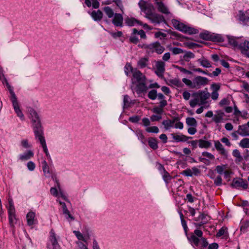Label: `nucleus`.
Returning a JSON list of instances; mask_svg holds the SVG:
<instances>
[{
	"label": "nucleus",
	"instance_id": "f257e3e1",
	"mask_svg": "<svg viewBox=\"0 0 249 249\" xmlns=\"http://www.w3.org/2000/svg\"><path fill=\"white\" fill-rule=\"evenodd\" d=\"M202 231L196 229L194 233H191L187 239L189 242L195 247H198L199 246L201 249H204L208 247V249H218V245L216 243H213L209 245L207 239L203 237Z\"/></svg>",
	"mask_w": 249,
	"mask_h": 249
},
{
	"label": "nucleus",
	"instance_id": "f03ea898",
	"mask_svg": "<svg viewBox=\"0 0 249 249\" xmlns=\"http://www.w3.org/2000/svg\"><path fill=\"white\" fill-rule=\"evenodd\" d=\"M32 127L35 134V139L38 141L43 148V151L45 153L46 156L49 160H52L51 156L49 153L46 141L44 137L43 127L40 121H34L32 122Z\"/></svg>",
	"mask_w": 249,
	"mask_h": 249
},
{
	"label": "nucleus",
	"instance_id": "7ed1b4c3",
	"mask_svg": "<svg viewBox=\"0 0 249 249\" xmlns=\"http://www.w3.org/2000/svg\"><path fill=\"white\" fill-rule=\"evenodd\" d=\"M0 81H1L3 84H5L7 88L8 89L10 94V99L12 102V105L15 110V112L17 114V116L20 118L22 120H24V116L20 110L18 101L17 96L13 91V88L9 84L6 78L5 77L3 73V70L2 67L0 66Z\"/></svg>",
	"mask_w": 249,
	"mask_h": 249
},
{
	"label": "nucleus",
	"instance_id": "20e7f679",
	"mask_svg": "<svg viewBox=\"0 0 249 249\" xmlns=\"http://www.w3.org/2000/svg\"><path fill=\"white\" fill-rule=\"evenodd\" d=\"M194 98L190 101L189 104L192 107H194L197 105H204L208 103L207 99L210 98V94L206 90H199L192 94Z\"/></svg>",
	"mask_w": 249,
	"mask_h": 249
},
{
	"label": "nucleus",
	"instance_id": "39448f33",
	"mask_svg": "<svg viewBox=\"0 0 249 249\" xmlns=\"http://www.w3.org/2000/svg\"><path fill=\"white\" fill-rule=\"evenodd\" d=\"M209 81L207 78L201 76H196L192 81L185 78L182 79V82L189 87L196 89L207 85Z\"/></svg>",
	"mask_w": 249,
	"mask_h": 249
},
{
	"label": "nucleus",
	"instance_id": "423d86ee",
	"mask_svg": "<svg viewBox=\"0 0 249 249\" xmlns=\"http://www.w3.org/2000/svg\"><path fill=\"white\" fill-rule=\"evenodd\" d=\"M138 4L141 11L145 14L146 18H148L150 15L154 13L153 12L154 9L153 5L146 2L144 0H141Z\"/></svg>",
	"mask_w": 249,
	"mask_h": 249
},
{
	"label": "nucleus",
	"instance_id": "0eeeda50",
	"mask_svg": "<svg viewBox=\"0 0 249 249\" xmlns=\"http://www.w3.org/2000/svg\"><path fill=\"white\" fill-rule=\"evenodd\" d=\"M138 4L141 11L145 14L146 18H148L150 15L154 13L153 12L154 9L153 5L146 2L144 0H141Z\"/></svg>",
	"mask_w": 249,
	"mask_h": 249
},
{
	"label": "nucleus",
	"instance_id": "6e6552de",
	"mask_svg": "<svg viewBox=\"0 0 249 249\" xmlns=\"http://www.w3.org/2000/svg\"><path fill=\"white\" fill-rule=\"evenodd\" d=\"M138 4L141 11L145 14L146 18H148L150 15L154 13L153 12L154 9L153 5L146 2L144 0H141Z\"/></svg>",
	"mask_w": 249,
	"mask_h": 249
},
{
	"label": "nucleus",
	"instance_id": "1a4fd4ad",
	"mask_svg": "<svg viewBox=\"0 0 249 249\" xmlns=\"http://www.w3.org/2000/svg\"><path fill=\"white\" fill-rule=\"evenodd\" d=\"M144 48L152 52L155 51L158 54H161L165 50L164 47L161 46L159 42H155L149 44L145 45Z\"/></svg>",
	"mask_w": 249,
	"mask_h": 249
},
{
	"label": "nucleus",
	"instance_id": "9d476101",
	"mask_svg": "<svg viewBox=\"0 0 249 249\" xmlns=\"http://www.w3.org/2000/svg\"><path fill=\"white\" fill-rule=\"evenodd\" d=\"M146 78L145 76L139 70L135 69L132 72V81L133 84H138L145 82Z\"/></svg>",
	"mask_w": 249,
	"mask_h": 249
},
{
	"label": "nucleus",
	"instance_id": "9b49d317",
	"mask_svg": "<svg viewBox=\"0 0 249 249\" xmlns=\"http://www.w3.org/2000/svg\"><path fill=\"white\" fill-rule=\"evenodd\" d=\"M149 16L147 19L155 25L160 24L162 22H165V20L162 15L154 13L153 14L150 15Z\"/></svg>",
	"mask_w": 249,
	"mask_h": 249
},
{
	"label": "nucleus",
	"instance_id": "f8f14e48",
	"mask_svg": "<svg viewBox=\"0 0 249 249\" xmlns=\"http://www.w3.org/2000/svg\"><path fill=\"white\" fill-rule=\"evenodd\" d=\"M165 63L162 61H158L156 62L155 67L156 70L155 71V73L159 77L163 76L165 71Z\"/></svg>",
	"mask_w": 249,
	"mask_h": 249
},
{
	"label": "nucleus",
	"instance_id": "ddd939ff",
	"mask_svg": "<svg viewBox=\"0 0 249 249\" xmlns=\"http://www.w3.org/2000/svg\"><path fill=\"white\" fill-rule=\"evenodd\" d=\"M238 132V134L242 136H249V121L247 124L239 125Z\"/></svg>",
	"mask_w": 249,
	"mask_h": 249
},
{
	"label": "nucleus",
	"instance_id": "4468645a",
	"mask_svg": "<svg viewBox=\"0 0 249 249\" xmlns=\"http://www.w3.org/2000/svg\"><path fill=\"white\" fill-rule=\"evenodd\" d=\"M49 241L53 247V249H60V246L58 243L57 239H56L55 233L53 230H52L50 231Z\"/></svg>",
	"mask_w": 249,
	"mask_h": 249
},
{
	"label": "nucleus",
	"instance_id": "2eb2a0df",
	"mask_svg": "<svg viewBox=\"0 0 249 249\" xmlns=\"http://www.w3.org/2000/svg\"><path fill=\"white\" fill-rule=\"evenodd\" d=\"M179 120V119L178 117H174L172 120L168 119L164 120L162 122V124L164 125V128L166 130H169L174 127V124L175 122H177Z\"/></svg>",
	"mask_w": 249,
	"mask_h": 249
},
{
	"label": "nucleus",
	"instance_id": "dca6fc26",
	"mask_svg": "<svg viewBox=\"0 0 249 249\" xmlns=\"http://www.w3.org/2000/svg\"><path fill=\"white\" fill-rule=\"evenodd\" d=\"M214 144L215 149L222 156L227 157L228 156V152L224 148L222 144L218 141H214Z\"/></svg>",
	"mask_w": 249,
	"mask_h": 249
},
{
	"label": "nucleus",
	"instance_id": "f3484780",
	"mask_svg": "<svg viewBox=\"0 0 249 249\" xmlns=\"http://www.w3.org/2000/svg\"><path fill=\"white\" fill-rule=\"evenodd\" d=\"M123 22V17L121 14L115 13L114 18L112 19V23L117 27H122Z\"/></svg>",
	"mask_w": 249,
	"mask_h": 249
},
{
	"label": "nucleus",
	"instance_id": "a211bd4d",
	"mask_svg": "<svg viewBox=\"0 0 249 249\" xmlns=\"http://www.w3.org/2000/svg\"><path fill=\"white\" fill-rule=\"evenodd\" d=\"M171 135L172 137L173 141L176 142H186L188 139L192 138L191 137H187L183 134H175L174 133H172Z\"/></svg>",
	"mask_w": 249,
	"mask_h": 249
},
{
	"label": "nucleus",
	"instance_id": "6ab92c4d",
	"mask_svg": "<svg viewBox=\"0 0 249 249\" xmlns=\"http://www.w3.org/2000/svg\"><path fill=\"white\" fill-rule=\"evenodd\" d=\"M27 224L29 226H33L37 223L36 220L35 219V213L32 211L29 212L26 215Z\"/></svg>",
	"mask_w": 249,
	"mask_h": 249
},
{
	"label": "nucleus",
	"instance_id": "aec40b11",
	"mask_svg": "<svg viewBox=\"0 0 249 249\" xmlns=\"http://www.w3.org/2000/svg\"><path fill=\"white\" fill-rule=\"evenodd\" d=\"M155 0L157 6L158 10L159 12L165 14H168L170 13L167 7L162 2L160 1L159 0Z\"/></svg>",
	"mask_w": 249,
	"mask_h": 249
},
{
	"label": "nucleus",
	"instance_id": "412c9836",
	"mask_svg": "<svg viewBox=\"0 0 249 249\" xmlns=\"http://www.w3.org/2000/svg\"><path fill=\"white\" fill-rule=\"evenodd\" d=\"M148 87L146 86V82H144L136 84V91L137 94H140L142 93L145 92L148 89Z\"/></svg>",
	"mask_w": 249,
	"mask_h": 249
},
{
	"label": "nucleus",
	"instance_id": "4be33fe9",
	"mask_svg": "<svg viewBox=\"0 0 249 249\" xmlns=\"http://www.w3.org/2000/svg\"><path fill=\"white\" fill-rule=\"evenodd\" d=\"M242 53L249 57V41H245L240 44Z\"/></svg>",
	"mask_w": 249,
	"mask_h": 249
},
{
	"label": "nucleus",
	"instance_id": "5701e85b",
	"mask_svg": "<svg viewBox=\"0 0 249 249\" xmlns=\"http://www.w3.org/2000/svg\"><path fill=\"white\" fill-rule=\"evenodd\" d=\"M29 112L31 122H34V121H37L41 120L39 114L34 108H30L29 109Z\"/></svg>",
	"mask_w": 249,
	"mask_h": 249
},
{
	"label": "nucleus",
	"instance_id": "b1692460",
	"mask_svg": "<svg viewBox=\"0 0 249 249\" xmlns=\"http://www.w3.org/2000/svg\"><path fill=\"white\" fill-rule=\"evenodd\" d=\"M125 23L129 26H133L136 24L142 25V22L134 18H127L125 19Z\"/></svg>",
	"mask_w": 249,
	"mask_h": 249
},
{
	"label": "nucleus",
	"instance_id": "393cba45",
	"mask_svg": "<svg viewBox=\"0 0 249 249\" xmlns=\"http://www.w3.org/2000/svg\"><path fill=\"white\" fill-rule=\"evenodd\" d=\"M90 16L92 17V18L94 19V20L98 21H100L102 18H103V13L102 12L98 10L97 11H93L90 13Z\"/></svg>",
	"mask_w": 249,
	"mask_h": 249
},
{
	"label": "nucleus",
	"instance_id": "a878e982",
	"mask_svg": "<svg viewBox=\"0 0 249 249\" xmlns=\"http://www.w3.org/2000/svg\"><path fill=\"white\" fill-rule=\"evenodd\" d=\"M34 155L33 152L30 150L22 154H20L19 158L22 161L27 160L33 157Z\"/></svg>",
	"mask_w": 249,
	"mask_h": 249
},
{
	"label": "nucleus",
	"instance_id": "bb28decb",
	"mask_svg": "<svg viewBox=\"0 0 249 249\" xmlns=\"http://www.w3.org/2000/svg\"><path fill=\"white\" fill-rule=\"evenodd\" d=\"M182 32L185 34H188L189 35H193L197 34L198 33V30L197 29L184 25Z\"/></svg>",
	"mask_w": 249,
	"mask_h": 249
},
{
	"label": "nucleus",
	"instance_id": "cd10ccee",
	"mask_svg": "<svg viewBox=\"0 0 249 249\" xmlns=\"http://www.w3.org/2000/svg\"><path fill=\"white\" fill-rule=\"evenodd\" d=\"M131 130L136 134L137 136L138 139L141 141V142L142 143H145V138L143 134L142 131V130L140 129H137L135 130L131 129Z\"/></svg>",
	"mask_w": 249,
	"mask_h": 249
},
{
	"label": "nucleus",
	"instance_id": "c85d7f7f",
	"mask_svg": "<svg viewBox=\"0 0 249 249\" xmlns=\"http://www.w3.org/2000/svg\"><path fill=\"white\" fill-rule=\"evenodd\" d=\"M199 36L201 38L206 40H213L214 39V36L207 31L201 33L199 34Z\"/></svg>",
	"mask_w": 249,
	"mask_h": 249
},
{
	"label": "nucleus",
	"instance_id": "c756f323",
	"mask_svg": "<svg viewBox=\"0 0 249 249\" xmlns=\"http://www.w3.org/2000/svg\"><path fill=\"white\" fill-rule=\"evenodd\" d=\"M148 61L149 59L147 57L141 58L137 62V65L141 69L145 68L148 64Z\"/></svg>",
	"mask_w": 249,
	"mask_h": 249
},
{
	"label": "nucleus",
	"instance_id": "7c9ffc66",
	"mask_svg": "<svg viewBox=\"0 0 249 249\" xmlns=\"http://www.w3.org/2000/svg\"><path fill=\"white\" fill-rule=\"evenodd\" d=\"M148 144L149 147L153 150H156L158 148V141L155 138H149L148 141Z\"/></svg>",
	"mask_w": 249,
	"mask_h": 249
},
{
	"label": "nucleus",
	"instance_id": "2f4dec72",
	"mask_svg": "<svg viewBox=\"0 0 249 249\" xmlns=\"http://www.w3.org/2000/svg\"><path fill=\"white\" fill-rule=\"evenodd\" d=\"M198 146L201 148H209L212 146V143L210 141H206L202 139L198 140Z\"/></svg>",
	"mask_w": 249,
	"mask_h": 249
},
{
	"label": "nucleus",
	"instance_id": "473e14b6",
	"mask_svg": "<svg viewBox=\"0 0 249 249\" xmlns=\"http://www.w3.org/2000/svg\"><path fill=\"white\" fill-rule=\"evenodd\" d=\"M137 32L138 30L134 28L133 29L132 33L131 34L129 38V40L130 42L134 44H137L139 42V39L136 36Z\"/></svg>",
	"mask_w": 249,
	"mask_h": 249
},
{
	"label": "nucleus",
	"instance_id": "72a5a7b5",
	"mask_svg": "<svg viewBox=\"0 0 249 249\" xmlns=\"http://www.w3.org/2000/svg\"><path fill=\"white\" fill-rule=\"evenodd\" d=\"M41 164L43 171L45 176L47 177H50L51 175V173L50 172L49 167L47 162L45 160H44L43 161H42Z\"/></svg>",
	"mask_w": 249,
	"mask_h": 249
},
{
	"label": "nucleus",
	"instance_id": "f704fd0d",
	"mask_svg": "<svg viewBox=\"0 0 249 249\" xmlns=\"http://www.w3.org/2000/svg\"><path fill=\"white\" fill-rule=\"evenodd\" d=\"M9 224L11 227H14V224L16 223V218L15 212L8 213Z\"/></svg>",
	"mask_w": 249,
	"mask_h": 249
},
{
	"label": "nucleus",
	"instance_id": "c9c22d12",
	"mask_svg": "<svg viewBox=\"0 0 249 249\" xmlns=\"http://www.w3.org/2000/svg\"><path fill=\"white\" fill-rule=\"evenodd\" d=\"M239 20L244 24L249 21V16L242 11L239 12Z\"/></svg>",
	"mask_w": 249,
	"mask_h": 249
},
{
	"label": "nucleus",
	"instance_id": "e433bc0d",
	"mask_svg": "<svg viewBox=\"0 0 249 249\" xmlns=\"http://www.w3.org/2000/svg\"><path fill=\"white\" fill-rule=\"evenodd\" d=\"M232 185L234 187H246L248 185L244 183L243 179L241 178H234L232 182Z\"/></svg>",
	"mask_w": 249,
	"mask_h": 249
},
{
	"label": "nucleus",
	"instance_id": "4c0bfd02",
	"mask_svg": "<svg viewBox=\"0 0 249 249\" xmlns=\"http://www.w3.org/2000/svg\"><path fill=\"white\" fill-rule=\"evenodd\" d=\"M172 22L174 27L178 30L182 32V29L184 26V24L179 22L176 19H173Z\"/></svg>",
	"mask_w": 249,
	"mask_h": 249
},
{
	"label": "nucleus",
	"instance_id": "58836bf2",
	"mask_svg": "<svg viewBox=\"0 0 249 249\" xmlns=\"http://www.w3.org/2000/svg\"><path fill=\"white\" fill-rule=\"evenodd\" d=\"M172 22L174 27L178 30L182 32V29L184 26V24L179 22L176 19H173Z\"/></svg>",
	"mask_w": 249,
	"mask_h": 249
},
{
	"label": "nucleus",
	"instance_id": "ea45409f",
	"mask_svg": "<svg viewBox=\"0 0 249 249\" xmlns=\"http://www.w3.org/2000/svg\"><path fill=\"white\" fill-rule=\"evenodd\" d=\"M228 164H221L215 167V171L219 175H222L223 173L228 168Z\"/></svg>",
	"mask_w": 249,
	"mask_h": 249
},
{
	"label": "nucleus",
	"instance_id": "a19ab883",
	"mask_svg": "<svg viewBox=\"0 0 249 249\" xmlns=\"http://www.w3.org/2000/svg\"><path fill=\"white\" fill-rule=\"evenodd\" d=\"M198 61L204 68H209L212 66L210 61L204 58L199 59Z\"/></svg>",
	"mask_w": 249,
	"mask_h": 249
},
{
	"label": "nucleus",
	"instance_id": "79ce46f5",
	"mask_svg": "<svg viewBox=\"0 0 249 249\" xmlns=\"http://www.w3.org/2000/svg\"><path fill=\"white\" fill-rule=\"evenodd\" d=\"M103 10L108 18H112L114 16L115 14L113 10L108 6L105 7Z\"/></svg>",
	"mask_w": 249,
	"mask_h": 249
},
{
	"label": "nucleus",
	"instance_id": "37998d69",
	"mask_svg": "<svg viewBox=\"0 0 249 249\" xmlns=\"http://www.w3.org/2000/svg\"><path fill=\"white\" fill-rule=\"evenodd\" d=\"M186 123L188 126L196 127L197 125L196 120L193 117H188L186 119Z\"/></svg>",
	"mask_w": 249,
	"mask_h": 249
},
{
	"label": "nucleus",
	"instance_id": "c03bdc74",
	"mask_svg": "<svg viewBox=\"0 0 249 249\" xmlns=\"http://www.w3.org/2000/svg\"><path fill=\"white\" fill-rule=\"evenodd\" d=\"M229 43L232 46L236 47L239 46L240 44L237 41L236 39L233 36H228Z\"/></svg>",
	"mask_w": 249,
	"mask_h": 249
},
{
	"label": "nucleus",
	"instance_id": "a18cd8bd",
	"mask_svg": "<svg viewBox=\"0 0 249 249\" xmlns=\"http://www.w3.org/2000/svg\"><path fill=\"white\" fill-rule=\"evenodd\" d=\"M239 146L243 148H249V138H244L239 142Z\"/></svg>",
	"mask_w": 249,
	"mask_h": 249
},
{
	"label": "nucleus",
	"instance_id": "49530a36",
	"mask_svg": "<svg viewBox=\"0 0 249 249\" xmlns=\"http://www.w3.org/2000/svg\"><path fill=\"white\" fill-rule=\"evenodd\" d=\"M195 54L191 52H186L183 56V59L186 62H189L190 59L195 57Z\"/></svg>",
	"mask_w": 249,
	"mask_h": 249
},
{
	"label": "nucleus",
	"instance_id": "de8ad7c7",
	"mask_svg": "<svg viewBox=\"0 0 249 249\" xmlns=\"http://www.w3.org/2000/svg\"><path fill=\"white\" fill-rule=\"evenodd\" d=\"M157 91L155 89L150 90L148 93V97L152 100H155L157 97Z\"/></svg>",
	"mask_w": 249,
	"mask_h": 249
},
{
	"label": "nucleus",
	"instance_id": "09e8293b",
	"mask_svg": "<svg viewBox=\"0 0 249 249\" xmlns=\"http://www.w3.org/2000/svg\"><path fill=\"white\" fill-rule=\"evenodd\" d=\"M169 50L172 52L173 54L177 55L184 53V51L179 48L171 47Z\"/></svg>",
	"mask_w": 249,
	"mask_h": 249
},
{
	"label": "nucleus",
	"instance_id": "8fccbe9b",
	"mask_svg": "<svg viewBox=\"0 0 249 249\" xmlns=\"http://www.w3.org/2000/svg\"><path fill=\"white\" fill-rule=\"evenodd\" d=\"M227 230L228 229L227 227H222L216 233V236L217 237H219L224 235L225 234H228Z\"/></svg>",
	"mask_w": 249,
	"mask_h": 249
},
{
	"label": "nucleus",
	"instance_id": "3c124183",
	"mask_svg": "<svg viewBox=\"0 0 249 249\" xmlns=\"http://www.w3.org/2000/svg\"><path fill=\"white\" fill-rule=\"evenodd\" d=\"M124 72H125V74L127 76H129L130 74V72L131 71L132 72L134 70L133 69L132 67L130 65V64L127 63H126V64L125 65V66L124 68Z\"/></svg>",
	"mask_w": 249,
	"mask_h": 249
},
{
	"label": "nucleus",
	"instance_id": "603ef678",
	"mask_svg": "<svg viewBox=\"0 0 249 249\" xmlns=\"http://www.w3.org/2000/svg\"><path fill=\"white\" fill-rule=\"evenodd\" d=\"M145 131L148 133H158L159 132V128L156 126L147 127L145 129Z\"/></svg>",
	"mask_w": 249,
	"mask_h": 249
},
{
	"label": "nucleus",
	"instance_id": "864d4df0",
	"mask_svg": "<svg viewBox=\"0 0 249 249\" xmlns=\"http://www.w3.org/2000/svg\"><path fill=\"white\" fill-rule=\"evenodd\" d=\"M232 155L234 157L237 158L238 161H241L243 160V157L241 156L240 152L237 149H234L232 151Z\"/></svg>",
	"mask_w": 249,
	"mask_h": 249
},
{
	"label": "nucleus",
	"instance_id": "5fc2aeb1",
	"mask_svg": "<svg viewBox=\"0 0 249 249\" xmlns=\"http://www.w3.org/2000/svg\"><path fill=\"white\" fill-rule=\"evenodd\" d=\"M130 102L129 101V97L125 95L124 97V107L128 108L130 107Z\"/></svg>",
	"mask_w": 249,
	"mask_h": 249
},
{
	"label": "nucleus",
	"instance_id": "6e6d98bb",
	"mask_svg": "<svg viewBox=\"0 0 249 249\" xmlns=\"http://www.w3.org/2000/svg\"><path fill=\"white\" fill-rule=\"evenodd\" d=\"M8 213H13L15 212V207L13 204V200L12 199H8Z\"/></svg>",
	"mask_w": 249,
	"mask_h": 249
},
{
	"label": "nucleus",
	"instance_id": "4d7b16f0",
	"mask_svg": "<svg viewBox=\"0 0 249 249\" xmlns=\"http://www.w3.org/2000/svg\"><path fill=\"white\" fill-rule=\"evenodd\" d=\"M169 83L171 85H173L178 87H180L181 86V82L177 78L170 80Z\"/></svg>",
	"mask_w": 249,
	"mask_h": 249
},
{
	"label": "nucleus",
	"instance_id": "13d9d810",
	"mask_svg": "<svg viewBox=\"0 0 249 249\" xmlns=\"http://www.w3.org/2000/svg\"><path fill=\"white\" fill-rule=\"evenodd\" d=\"M207 216V215L204 213H201L197 217L195 218V220L196 221H198L199 220H201V222H203L204 221H208V220L207 219L206 217Z\"/></svg>",
	"mask_w": 249,
	"mask_h": 249
},
{
	"label": "nucleus",
	"instance_id": "bf43d9fd",
	"mask_svg": "<svg viewBox=\"0 0 249 249\" xmlns=\"http://www.w3.org/2000/svg\"><path fill=\"white\" fill-rule=\"evenodd\" d=\"M152 110L153 112L160 115L163 112V109L159 106L154 107Z\"/></svg>",
	"mask_w": 249,
	"mask_h": 249
},
{
	"label": "nucleus",
	"instance_id": "052dcab7",
	"mask_svg": "<svg viewBox=\"0 0 249 249\" xmlns=\"http://www.w3.org/2000/svg\"><path fill=\"white\" fill-rule=\"evenodd\" d=\"M249 227V221H247L242 223L240 227V230L242 232H245L247 229Z\"/></svg>",
	"mask_w": 249,
	"mask_h": 249
},
{
	"label": "nucleus",
	"instance_id": "680f3d73",
	"mask_svg": "<svg viewBox=\"0 0 249 249\" xmlns=\"http://www.w3.org/2000/svg\"><path fill=\"white\" fill-rule=\"evenodd\" d=\"M73 232L78 240H82L84 242H86V240H85L83 234L80 231H73Z\"/></svg>",
	"mask_w": 249,
	"mask_h": 249
},
{
	"label": "nucleus",
	"instance_id": "e2e57ef3",
	"mask_svg": "<svg viewBox=\"0 0 249 249\" xmlns=\"http://www.w3.org/2000/svg\"><path fill=\"white\" fill-rule=\"evenodd\" d=\"M109 34L114 38H116L123 36V33L121 31H118L117 32H109Z\"/></svg>",
	"mask_w": 249,
	"mask_h": 249
},
{
	"label": "nucleus",
	"instance_id": "0e129e2a",
	"mask_svg": "<svg viewBox=\"0 0 249 249\" xmlns=\"http://www.w3.org/2000/svg\"><path fill=\"white\" fill-rule=\"evenodd\" d=\"M140 120V117L136 115L129 117V121L133 123H137Z\"/></svg>",
	"mask_w": 249,
	"mask_h": 249
},
{
	"label": "nucleus",
	"instance_id": "69168bd1",
	"mask_svg": "<svg viewBox=\"0 0 249 249\" xmlns=\"http://www.w3.org/2000/svg\"><path fill=\"white\" fill-rule=\"evenodd\" d=\"M193 176H197L200 174L201 171L196 167H193L192 169Z\"/></svg>",
	"mask_w": 249,
	"mask_h": 249
},
{
	"label": "nucleus",
	"instance_id": "338daca9",
	"mask_svg": "<svg viewBox=\"0 0 249 249\" xmlns=\"http://www.w3.org/2000/svg\"><path fill=\"white\" fill-rule=\"evenodd\" d=\"M232 174V172L231 169L228 167L227 169L223 173L224 175V178H228L231 177V175Z\"/></svg>",
	"mask_w": 249,
	"mask_h": 249
},
{
	"label": "nucleus",
	"instance_id": "774afa93",
	"mask_svg": "<svg viewBox=\"0 0 249 249\" xmlns=\"http://www.w3.org/2000/svg\"><path fill=\"white\" fill-rule=\"evenodd\" d=\"M213 120L216 124H218L223 121V118L219 117L218 115H214L213 118Z\"/></svg>",
	"mask_w": 249,
	"mask_h": 249
}]
</instances>
